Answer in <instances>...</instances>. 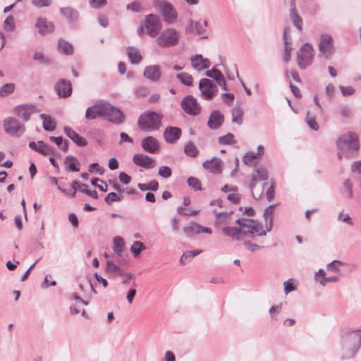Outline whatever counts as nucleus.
I'll return each instance as SVG.
<instances>
[{
  "label": "nucleus",
  "instance_id": "1",
  "mask_svg": "<svg viewBox=\"0 0 361 361\" xmlns=\"http://www.w3.org/2000/svg\"><path fill=\"white\" fill-rule=\"evenodd\" d=\"M361 345V330L347 329L341 335V358L347 360L353 358Z\"/></svg>",
  "mask_w": 361,
  "mask_h": 361
},
{
  "label": "nucleus",
  "instance_id": "2",
  "mask_svg": "<svg viewBox=\"0 0 361 361\" xmlns=\"http://www.w3.org/2000/svg\"><path fill=\"white\" fill-rule=\"evenodd\" d=\"M336 144L340 150L338 152L339 159L343 157L349 159L359 149L357 137L355 133H349L339 137Z\"/></svg>",
  "mask_w": 361,
  "mask_h": 361
},
{
  "label": "nucleus",
  "instance_id": "3",
  "mask_svg": "<svg viewBox=\"0 0 361 361\" xmlns=\"http://www.w3.org/2000/svg\"><path fill=\"white\" fill-rule=\"evenodd\" d=\"M163 116L155 111H148L141 114L138 118V126L144 131L150 132L158 130L161 126Z\"/></svg>",
  "mask_w": 361,
  "mask_h": 361
},
{
  "label": "nucleus",
  "instance_id": "4",
  "mask_svg": "<svg viewBox=\"0 0 361 361\" xmlns=\"http://www.w3.org/2000/svg\"><path fill=\"white\" fill-rule=\"evenodd\" d=\"M154 6L161 12L166 23L173 24L176 22L178 13L170 2L166 0H157L154 2Z\"/></svg>",
  "mask_w": 361,
  "mask_h": 361
},
{
  "label": "nucleus",
  "instance_id": "5",
  "mask_svg": "<svg viewBox=\"0 0 361 361\" xmlns=\"http://www.w3.org/2000/svg\"><path fill=\"white\" fill-rule=\"evenodd\" d=\"M314 49L309 43L304 44L297 52V63L300 68L306 69L312 63Z\"/></svg>",
  "mask_w": 361,
  "mask_h": 361
},
{
  "label": "nucleus",
  "instance_id": "6",
  "mask_svg": "<svg viewBox=\"0 0 361 361\" xmlns=\"http://www.w3.org/2000/svg\"><path fill=\"white\" fill-rule=\"evenodd\" d=\"M179 37L178 31L170 27L161 32L157 39V43L161 47H171L178 43Z\"/></svg>",
  "mask_w": 361,
  "mask_h": 361
},
{
  "label": "nucleus",
  "instance_id": "7",
  "mask_svg": "<svg viewBox=\"0 0 361 361\" xmlns=\"http://www.w3.org/2000/svg\"><path fill=\"white\" fill-rule=\"evenodd\" d=\"M4 129L11 136L19 137L25 130V127L13 117H8L4 121Z\"/></svg>",
  "mask_w": 361,
  "mask_h": 361
},
{
  "label": "nucleus",
  "instance_id": "8",
  "mask_svg": "<svg viewBox=\"0 0 361 361\" xmlns=\"http://www.w3.org/2000/svg\"><path fill=\"white\" fill-rule=\"evenodd\" d=\"M268 178V172L265 167L259 166L254 169L251 175V181L250 183V189L254 198H259L262 194V190H260L258 194L254 191L256 184L259 181L266 180Z\"/></svg>",
  "mask_w": 361,
  "mask_h": 361
},
{
  "label": "nucleus",
  "instance_id": "9",
  "mask_svg": "<svg viewBox=\"0 0 361 361\" xmlns=\"http://www.w3.org/2000/svg\"><path fill=\"white\" fill-rule=\"evenodd\" d=\"M161 20L158 16L149 14L146 16L145 28L149 36L152 37H156L161 30Z\"/></svg>",
  "mask_w": 361,
  "mask_h": 361
},
{
  "label": "nucleus",
  "instance_id": "10",
  "mask_svg": "<svg viewBox=\"0 0 361 361\" xmlns=\"http://www.w3.org/2000/svg\"><path fill=\"white\" fill-rule=\"evenodd\" d=\"M199 89L201 96L206 100L212 99L218 92V89L214 82L207 78H202L199 82Z\"/></svg>",
  "mask_w": 361,
  "mask_h": 361
},
{
  "label": "nucleus",
  "instance_id": "11",
  "mask_svg": "<svg viewBox=\"0 0 361 361\" xmlns=\"http://www.w3.org/2000/svg\"><path fill=\"white\" fill-rule=\"evenodd\" d=\"M180 106L188 114L198 115L201 111V106L197 100L192 95H187L180 102Z\"/></svg>",
  "mask_w": 361,
  "mask_h": 361
},
{
  "label": "nucleus",
  "instance_id": "12",
  "mask_svg": "<svg viewBox=\"0 0 361 361\" xmlns=\"http://www.w3.org/2000/svg\"><path fill=\"white\" fill-rule=\"evenodd\" d=\"M109 122L114 124H121L124 122L125 114L118 108L107 102L105 115L104 116Z\"/></svg>",
  "mask_w": 361,
  "mask_h": 361
},
{
  "label": "nucleus",
  "instance_id": "13",
  "mask_svg": "<svg viewBox=\"0 0 361 361\" xmlns=\"http://www.w3.org/2000/svg\"><path fill=\"white\" fill-rule=\"evenodd\" d=\"M332 37L327 34L322 35L319 43V51L321 55L329 59L333 54Z\"/></svg>",
  "mask_w": 361,
  "mask_h": 361
},
{
  "label": "nucleus",
  "instance_id": "14",
  "mask_svg": "<svg viewBox=\"0 0 361 361\" xmlns=\"http://www.w3.org/2000/svg\"><path fill=\"white\" fill-rule=\"evenodd\" d=\"M107 102L102 101L87 109L85 118L88 120L95 119L105 115Z\"/></svg>",
  "mask_w": 361,
  "mask_h": 361
},
{
  "label": "nucleus",
  "instance_id": "15",
  "mask_svg": "<svg viewBox=\"0 0 361 361\" xmlns=\"http://www.w3.org/2000/svg\"><path fill=\"white\" fill-rule=\"evenodd\" d=\"M36 111L35 106L32 104H22L14 108L15 114L22 118L24 121L27 122L30 120L32 114Z\"/></svg>",
  "mask_w": 361,
  "mask_h": 361
},
{
  "label": "nucleus",
  "instance_id": "16",
  "mask_svg": "<svg viewBox=\"0 0 361 361\" xmlns=\"http://www.w3.org/2000/svg\"><path fill=\"white\" fill-rule=\"evenodd\" d=\"M183 232L188 237H192L200 233H212V229L208 227H204L197 223L192 222L188 226L183 228Z\"/></svg>",
  "mask_w": 361,
  "mask_h": 361
},
{
  "label": "nucleus",
  "instance_id": "17",
  "mask_svg": "<svg viewBox=\"0 0 361 361\" xmlns=\"http://www.w3.org/2000/svg\"><path fill=\"white\" fill-rule=\"evenodd\" d=\"M29 147L34 151L44 155H54L55 149L49 146V145L44 143L43 141H38L37 143L35 142H30Z\"/></svg>",
  "mask_w": 361,
  "mask_h": 361
},
{
  "label": "nucleus",
  "instance_id": "18",
  "mask_svg": "<svg viewBox=\"0 0 361 361\" xmlns=\"http://www.w3.org/2000/svg\"><path fill=\"white\" fill-rule=\"evenodd\" d=\"M191 66L197 71H202L210 67L211 63L208 59L201 54H195L190 57Z\"/></svg>",
  "mask_w": 361,
  "mask_h": 361
},
{
  "label": "nucleus",
  "instance_id": "19",
  "mask_svg": "<svg viewBox=\"0 0 361 361\" xmlns=\"http://www.w3.org/2000/svg\"><path fill=\"white\" fill-rule=\"evenodd\" d=\"M141 145L145 152L150 154H155L159 151V143L158 140L152 137L147 136L142 140Z\"/></svg>",
  "mask_w": 361,
  "mask_h": 361
},
{
  "label": "nucleus",
  "instance_id": "20",
  "mask_svg": "<svg viewBox=\"0 0 361 361\" xmlns=\"http://www.w3.org/2000/svg\"><path fill=\"white\" fill-rule=\"evenodd\" d=\"M133 162L145 169H152L156 166L155 161L150 157L144 154H136L133 157Z\"/></svg>",
  "mask_w": 361,
  "mask_h": 361
},
{
  "label": "nucleus",
  "instance_id": "21",
  "mask_svg": "<svg viewBox=\"0 0 361 361\" xmlns=\"http://www.w3.org/2000/svg\"><path fill=\"white\" fill-rule=\"evenodd\" d=\"M203 167L210 173L219 174L222 171L223 162L220 159L213 157L211 159L206 160L203 163Z\"/></svg>",
  "mask_w": 361,
  "mask_h": 361
},
{
  "label": "nucleus",
  "instance_id": "22",
  "mask_svg": "<svg viewBox=\"0 0 361 361\" xmlns=\"http://www.w3.org/2000/svg\"><path fill=\"white\" fill-rule=\"evenodd\" d=\"M56 91L60 97H68L71 94L72 87L69 80L66 79L60 80L55 86Z\"/></svg>",
  "mask_w": 361,
  "mask_h": 361
},
{
  "label": "nucleus",
  "instance_id": "23",
  "mask_svg": "<svg viewBox=\"0 0 361 361\" xmlns=\"http://www.w3.org/2000/svg\"><path fill=\"white\" fill-rule=\"evenodd\" d=\"M35 27L38 29V32L40 35H45L54 31V25L46 18H38L35 23Z\"/></svg>",
  "mask_w": 361,
  "mask_h": 361
},
{
  "label": "nucleus",
  "instance_id": "24",
  "mask_svg": "<svg viewBox=\"0 0 361 361\" xmlns=\"http://www.w3.org/2000/svg\"><path fill=\"white\" fill-rule=\"evenodd\" d=\"M224 120V115L219 111H213L209 115L207 126L212 130H216L222 125Z\"/></svg>",
  "mask_w": 361,
  "mask_h": 361
},
{
  "label": "nucleus",
  "instance_id": "25",
  "mask_svg": "<svg viewBox=\"0 0 361 361\" xmlns=\"http://www.w3.org/2000/svg\"><path fill=\"white\" fill-rule=\"evenodd\" d=\"M143 75L152 82H157L161 78V72L157 65L147 66L144 70Z\"/></svg>",
  "mask_w": 361,
  "mask_h": 361
},
{
  "label": "nucleus",
  "instance_id": "26",
  "mask_svg": "<svg viewBox=\"0 0 361 361\" xmlns=\"http://www.w3.org/2000/svg\"><path fill=\"white\" fill-rule=\"evenodd\" d=\"M181 135V129L178 127L169 126L164 132V137L168 143H175Z\"/></svg>",
  "mask_w": 361,
  "mask_h": 361
},
{
  "label": "nucleus",
  "instance_id": "27",
  "mask_svg": "<svg viewBox=\"0 0 361 361\" xmlns=\"http://www.w3.org/2000/svg\"><path fill=\"white\" fill-rule=\"evenodd\" d=\"M63 132L68 137L77 145L80 147H84L87 145V141L86 139L77 133L71 128L65 126L63 128Z\"/></svg>",
  "mask_w": 361,
  "mask_h": 361
},
{
  "label": "nucleus",
  "instance_id": "28",
  "mask_svg": "<svg viewBox=\"0 0 361 361\" xmlns=\"http://www.w3.org/2000/svg\"><path fill=\"white\" fill-rule=\"evenodd\" d=\"M224 235L231 237L233 240H240L245 236V232L240 227L226 226L222 228Z\"/></svg>",
  "mask_w": 361,
  "mask_h": 361
},
{
  "label": "nucleus",
  "instance_id": "29",
  "mask_svg": "<svg viewBox=\"0 0 361 361\" xmlns=\"http://www.w3.org/2000/svg\"><path fill=\"white\" fill-rule=\"evenodd\" d=\"M275 207L276 204H271L266 207L264 210L263 216L264 218L265 228L267 232L271 231L273 227L274 213Z\"/></svg>",
  "mask_w": 361,
  "mask_h": 361
},
{
  "label": "nucleus",
  "instance_id": "30",
  "mask_svg": "<svg viewBox=\"0 0 361 361\" xmlns=\"http://www.w3.org/2000/svg\"><path fill=\"white\" fill-rule=\"evenodd\" d=\"M206 75L216 81L217 84L221 87L224 90H226V82L223 74L216 68L208 70L206 72Z\"/></svg>",
  "mask_w": 361,
  "mask_h": 361
},
{
  "label": "nucleus",
  "instance_id": "31",
  "mask_svg": "<svg viewBox=\"0 0 361 361\" xmlns=\"http://www.w3.org/2000/svg\"><path fill=\"white\" fill-rule=\"evenodd\" d=\"M290 18L293 23V24L295 26L297 29L300 31L302 29V20L298 14L295 8V1H292L291 2V8L290 10Z\"/></svg>",
  "mask_w": 361,
  "mask_h": 361
},
{
  "label": "nucleus",
  "instance_id": "32",
  "mask_svg": "<svg viewBox=\"0 0 361 361\" xmlns=\"http://www.w3.org/2000/svg\"><path fill=\"white\" fill-rule=\"evenodd\" d=\"M245 222H249L250 224L249 233L252 235L256 234L259 236L266 235L267 231L263 230L262 226L257 221L251 219V221H245Z\"/></svg>",
  "mask_w": 361,
  "mask_h": 361
},
{
  "label": "nucleus",
  "instance_id": "33",
  "mask_svg": "<svg viewBox=\"0 0 361 361\" xmlns=\"http://www.w3.org/2000/svg\"><path fill=\"white\" fill-rule=\"evenodd\" d=\"M127 55L132 64H139L142 59L139 49L134 47L127 48Z\"/></svg>",
  "mask_w": 361,
  "mask_h": 361
},
{
  "label": "nucleus",
  "instance_id": "34",
  "mask_svg": "<svg viewBox=\"0 0 361 361\" xmlns=\"http://www.w3.org/2000/svg\"><path fill=\"white\" fill-rule=\"evenodd\" d=\"M60 13L71 23L75 22L79 16L78 11L71 7L61 8Z\"/></svg>",
  "mask_w": 361,
  "mask_h": 361
},
{
  "label": "nucleus",
  "instance_id": "35",
  "mask_svg": "<svg viewBox=\"0 0 361 361\" xmlns=\"http://www.w3.org/2000/svg\"><path fill=\"white\" fill-rule=\"evenodd\" d=\"M264 152L262 145H259L257 147V152H248L243 157V161L245 164L250 165L252 164L253 160L257 159L262 157Z\"/></svg>",
  "mask_w": 361,
  "mask_h": 361
},
{
  "label": "nucleus",
  "instance_id": "36",
  "mask_svg": "<svg viewBox=\"0 0 361 361\" xmlns=\"http://www.w3.org/2000/svg\"><path fill=\"white\" fill-rule=\"evenodd\" d=\"M186 32L198 35L204 34V29L202 23L199 21L190 20L188 26L186 27Z\"/></svg>",
  "mask_w": 361,
  "mask_h": 361
},
{
  "label": "nucleus",
  "instance_id": "37",
  "mask_svg": "<svg viewBox=\"0 0 361 361\" xmlns=\"http://www.w3.org/2000/svg\"><path fill=\"white\" fill-rule=\"evenodd\" d=\"M39 117L43 121V128L46 131H53L55 130L56 127V122L51 118L50 116H48L44 114H41Z\"/></svg>",
  "mask_w": 361,
  "mask_h": 361
},
{
  "label": "nucleus",
  "instance_id": "38",
  "mask_svg": "<svg viewBox=\"0 0 361 361\" xmlns=\"http://www.w3.org/2000/svg\"><path fill=\"white\" fill-rule=\"evenodd\" d=\"M106 271L114 276H121L123 272V270L120 267L111 260L106 262Z\"/></svg>",
  "mask_w": 361,
  "mask_h": 361
},
{
  "label": "nucleus",
  "instance_id": "39",
  "mask_svg": "<svg viewBox=\"0 0 361 361\" xmlns=\"http://www.w3.org/2000/svg\"><path fill=\"white\" fill-rule=\"evenodd\" d=\"M125 247L124 240L120 236L113 239V250L117 256H121Z\"/></svg>",
  "mask_w": 361,
  "mask_h": 361
},
{
  "label": "nucleus",
  "instance_id": "40",
  "mask_svg": "<svg viewBox=\"0 0 361 361\" xmlns=\"http://www.w3.org/2000/svg\"><path fill=\"white\" fill-rule=\"evenodd\" d=\"M202 252V250H200V249L186 251L181 256V257L180 259V263L182 264H184L191 261V259L193 257H195V256L200 255Z\"/></svg>",
  "mask_w": 361,
  "mask_h": 361
},
{
  "label": "nucleus",
  "instance_id": "41",
  "mask_svg": "<svg viewBox=\"0 0 361 361\" xmlns=\"http://www.w3.org/2000/svg\"><path fill=\"white\" fill-rule=\"evenodd\" d=\"M232 212H218L216 214L215 224L216 225L227 224L229 223Z\"/></svg>",
  "mask_w": 361,
  "mask_h": 361
},
{
  "label": "nucleus",
  "instance_id": "42",
  "mask_svg": "<svg viewBox=\"0 0 361 361\" xmlns=\"http://www.w3.org/2000/svg\"><path fill=\"white\" fill-rule=\"evenodd\" d=\"M59 51L65 54H71L73 51L72 45L64 39H59L58 43Z\"/></svg>",
  "mask_w": 361,
  "mask_h": 361
},
{
  "label": "nucleus",
  "instance_id": "43",
  "mask_svg": "<svg viewBox=\"0 0 361 361\" xmlns=\"http://www.w3.org/2000/svg\"><path fill=\"white\" fill-rule=\"evenodd\" d=\"M137 187L142 191L152 190L155 192L159 188V183L156 180H153L148 183H138Z\"/></svg>",
  "mask_w": 361,
  "mask_h": 361
},
{
  "label": "nucleus",
  "instance_id": "44",
  "mask_svg": "<svg viewBox=\"0 0 361 361\" xmlns=\"http://www.w3.org/2000/svg\"><path fill=\"white\" fill-rule=\"evenodd\" d=\"M243 111L240 107H235L231 111V118L233 123L240 125L243 123Z\"/></svg>",
  "mask_w": 361,
  "mask_h": 361
},
{
  "label": "nucleus",
  "instance_id": "45",
  "mask_svg": "<svg viewBox=\"0 0 361 361\" xmlns=\"http://www.w3.org/2000/svg\"><path fill=\"white\" fill-rule=\"evenodd\" d=\"M65 164L68 165V168L70 171L73 172L79 171V168L76 166L75 163H78V161L75 157L69 155L65 158Z\"/></svg>",
  "mask_w": 361,
  "mask_h": 361
},
{
  "label": "nucleus",
  "instance_id": "46",
  "mask_svg": "<svg viewBox=\"0 0 361 361\" xmlns=\"http://www.w3.org/2000/svg\"><path fill=\"white\" fill-rule=\"evenodd\" d=\"M184 152L188 157H195L197 156L199 151L193 142H189L185 145Z\"/></svg>",
  "mask_w": 361,
  "mask_h": 361
},
{
  "label": "nucleus",
  "instance_id": "47",
  "mask_svg": "<svg viewBox=\"0 0 361 361\" xmlns=\"http://www.w3.org/2000/svg\"><path fill=\"white\" fill-rule=\"evenodd\" d=\"M176 78L180 82L187 86H192L193 83V78L188 73H181L176 75Z\"/></svg>",
  "mask_w": 361,
  "mask_h": 361
},
{
  "label": "nucleus",
  "instance_id": "48",
  "mask_svg": "<svg viewBox=\"0 0 361 361\" xmlns=\"http://www.w3.org/2000/svg\"><path fill=\"white\" fill-rule=\"evenodd\" d=\"M145 245L140 241H135L130 247V251L134 257H137L142 250H145Z\"/></svg>",
  "mask_w": 361,
  "mask_h": 361
},
{
  "label": "nucleus",
  "instance_id": "49",
  "mask_svg": "<svg viewBox=\"0 0 361 361\" xmlns=\"http://www.w3.org/2000/svg\"><path fill=\"white\" fill-rule=\"evenodd\" d=\"M15 90L13 83H6L0 87V97H4L13 93Z\"/></svg>",
  "mask_w": 361,
  "mask_h": 361
},
{
  "label": "nucleus",
  "instance_id": "50",
  "mask_svg": "<svg viewBox=\"0 0 361 361\" xmlns=\"http://www.w3.org/2000/svg\"><path fill=\"white\" fill-rule=\"evenodd\" d=\"M305 121L309 128H310L312 130L315 131L319 130L318 123H317L314 117L312 116L309 111L307 113Z\"/></svg>",
  "mask_w": 361,
  "mask_h": 361
},
{
  "label": "nucleus",
  "instance_id": "51",
  "mask_svg": "<svg viewBox=\"0 0 361 361\" xmlns=\"http://www.w3.org/2000/svg\"><path fill=\"white\" fill-rule=\"evenodd\" d=\"M126 9L135 13H141L144 11L142 4L138 1H134L131 4L126 6Z\"/></svg>",
  "mask_w": 361,
  "mask_h": 361
},
{
  "label": "nucleus",
  "instance_id": "52",
  "mask_svg": "<svg viewBox=\"0 0 361 361\" xmlns=\"http://www.w3.org/2000/svg\"><path fill=\"white\" fill-rule=\"evenodd\" d=\"M338 221L343 223H346L350 226L353 225V221L348 214H345L343 210L339 212L338 214Z\"/></svg>",
  "mask_w": 361,
  "mask_h": 361
},
{
  "label": "nucleus",
  "instance_id": "53",
  "mask_svg": "<svg viewBox=\"0 0 361 361\" xmlns=\"http://www.w3.org/2000/svg\"><path fill=\"white\" fill-rule=\"evenodd\" d=\"M4 28L6 31H12L15 28V21L13 16H8L4 20Z\"/></svg>",
  "mask_w": 361,
  "mask_h": 361
},
{
  "label": "nucleus",
  "instance_id": "54",
  "mask_svg": "<svg viewBox=\"0 0 361 361\" xmlns=\"http://www.w3.org/2000/svg\"><path fill=\"white\" fill-rule=\"evenodd\" d=\"M188 185L193 188L195 190H201V183L200 181L195 177H190L188 178Z\"/></svg>",
  "mask_w": 361,
  "mask_h": 361
},
{
  "label": "nucleus",
  "instance_id": "55",
  "mask_svg": "<svg viewBox=\"0 0 361 361\" xmlns=\"http://www.w3.org/2000/svg\"><path fill=\"white\" fill-rule=\"evenodd\" d=\"M80 190L82 192L85 193L86 195H89L90 197L97 199L98 198V194L96 190H90L88 189V186L86 184H80Z\"/></svg>",
  "mask_w": 361,
  "mask_h": 361
},
{
  "label": "nucleus",
  "instance_id": "56",
  "mask_svg": "<svg viewBox=\"0 0 361 361\" xmlns=\"http://www.w3.org/2000/svg\"><path fill=\"white\" fill-rule=\"evenodd\" d=\"M219 142L221 145H232L234 143V136L232 133H228L219 138Z\"/></svg>",
  "mask_w": 361,
  "mask_h": 361
},
{
  "label": "nucleus",
  "instance_id": "57",
  "mask_svg": "<svg viewBox=\"0 0 361 361\" xmlns=\"http://www.w3.org/2000/svg\"><path fill=\"white\" fill-rule=\"evenodd\" d=\"M122 197L118 195L116 192H111L105 197L104 201L106 204H111L113 202H120Z\"/></svg>",
  "mask_w": 361,
  "mask_h": 361
},
{
  "label": "nucleus",
  "instance_id": "58",
  "mask_svg": "<svg viewBox=\"0 0 361 361\" xmlns=\"http://www.w3.org/2000/svg\"><path fill=\"white\" fill-rule=\"evenodd\" d=\"M158 174L164 178H168L171 176L172 171L170 167L163 166L159 167Z\"/></svg>",
  "mask_w": 361,
  "mask_h": 361
},
{
  "label": "nucleus",
  "instance_id": "59",
  "mask_svg": "<svg viewBox=\"0 0 361 361\" xmlns=\"http://www.w3.org/2000/svg\"><path fill=\"white\" fill-rule=\"evenodd\" d=\"M33 59L42 64H48L50 63L49 59L47 58L42 52H36L33 56Z\"/></svg>",
  "mask_w": 361,
  "mask_h": 361
},
{
  "label": "nucleus",
  "instance_id": "60",
  "mask_svg": "<svg viewBox=\"0 0 361 361\" xmlns=\"http://www.w3.org/2000/svg\"><path fill=\"white\" fill-rule=\"evenodd\" d=\"M284 286V292L286 294H288L292 291H294L295 290V287L293 285V279H290L287 281H286L283 283Z\"/></svg>",
  "mask_w": 361,
  "mask_h": 361
},
{
  "label": "nucleus",
  "instance_id": "61",
  "mask_svg": "<svg viewBox=\"0 0 361 361\" xmlns=\"http://www.w3.org/2000/svg\"><path fill=\"white\" fill-rule=\"evenodd\" d=\"M120 276L122 278L121 283L123 285H128L130 280L133 279L135 277L134 274L132 273L126 272L124 271Z\"/></svg>",
  "mask_w": 361,
  "mask_h": 361
},
{
  "label": "nucleus",
  "instance_id": "62",
  "mask_svg": "<svg viewBox=\"0 0 361 361\" xmlns=\"http://www.w3.org/2000/svg\"><path fill=\"white\" fill-rule=\"evenodd\" d=\"M343 264V262L338 260H334L327 264V269L332 271H338L339 267Z\"/></svg>",
  "mask_w": 361,
  "mask_h": 361
},
{
  "label": "nucleus",
  "instance_id": "63",
  "mask_svg": "<svg viewBox=\"0 0 361 361\" xmlns=\"http://www.w3.org/2000/svg\"><path fill=\"white\" fill-rule=\"evenodd\" d=\"M89 4L92 8H99L106 5V0H89Z\"/></svg>",
  "mask_w": 361,
  "mask_h": 361
},
{
  "label": "nucleus",
  "instance_id": "64",
  "mask_svg": "<svg viewBox=\"0 0 361 361\" xmlns=\"http://www.w3.org/2000/svg\"><path fill=\"white\" fill-rule=\"evenodd\" d=\"M284 44H285V49H284L283 60L286 63H288L291 59L292 47L290 45H289V43Z\"/></svg>",
  "mask_w": 361,
  "mask_h": 361
}]
</instances>
